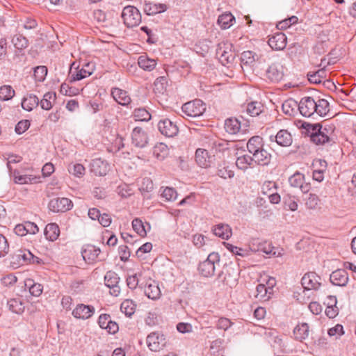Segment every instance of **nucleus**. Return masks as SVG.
I'll return each mask as SVG.
<instances>
[{
	"mask_svg": "<svg viewBox=\"0 0 356 356\" xmlns=\"http://www.w3.org/2000/svg\"><path fill=\"white\" fill-rule=\"evenodd\" d=\"M296 108H298V103L293 99L284 101L282 106L283 112L289 115H293Z\"/></svg>",
	"mask_w": 356,
	"mask_h": 356,
	"instance_id": "36",
	"label": "nucleus"
},
{
	"mask_svg": "<svg viewBox=\"0 0 356 356\" xmlns=\"http://www.w3.org/2000/svg\"><path fill=\"white\" fill-rule=\"evenodd\" d=\"M44 234L47 239L54 241L58 238L60 229L56 223H49L46 226Z\"/></svg>",
	"mask_w": 356,
	"mask_h": 356,
	"instance_id": "32",
	"label": "nucleus"
},
{
	"mask_svg": "<svg viewBox=\"0 0 356 356\" xmlns=\"http://www.w3.org/2000/svg\"><path fill=\"white\" fill-rule=\"evenodd\" d=\"M136 306L132 300L127 299L122 302L120 309L126 316H131L135 312Z\"/></svg>",
	"mask_w": 356,
	"mask_h": 356,
	"instance_id": "40",
	"label": "nucleus"
},
{
	"mask_svg": "<svg viewBox=\"0 0 356 356\" xmlns=\"http://www.w3.org/2000/svg\"><path fill=\"white\" fill-rule=\"evenodd\" d=\"M264 146V143L263 138L259 136H252L247 143L248 150L251 154L263 149Z\"/></svg>",
	"mask_w": 356,
	"mask_h": 356,
	"instance_id": "28",
	"label": "nucleus"
},
{
	"mask_svg": "<svg viewBox=\"0 0 356 356\" xmlns=\"http://www.w3.org/2000/svg\"><path fill=\"white\" fill-rule=\"evenodd\" d=\"M48 206L54 212H65L73 207V203L69 198L56 197L51 200Z\"/></svg>",
	"mask_w": 356,
	"mask_h": 356,
	"instance_id": "7",
	"label": "nucleus"
},
{
	"mask_svg": "<svg viewBox=\"0 0 356 356\" xmlns=\"http://www.w3.org/2000/svg\"><path fill=\"white\" fill-rule=\"evenodd\" d=\"M30 127V122L27 120L19 121L15 126V132L17 134H22L25 132Z\"/></svg>",
	"mask_w": 356,
	"mask_h": 356,
	"instance_id": "58",
	"label": "nucleus"
},
{
	"mask_svg": "<svg viewBox=\"0 0 356 356\" xmlns=\"http://www.w3.org/2000/svg\"><path fill=\"white\" fill-rule=\"evenodd\" d=\"M158 129L161 134L168 138H172L178 133V127L169 119L159 121Z\"/></svg>",
	"mask_w": 356,
	"mask_h": 356,
	"instance_id": "13",
	"label": "nucleus"
},
{
	"mask_svg": "<svg viewBox=\"0 0 356 356\" xmlns=\"http://www.w3.org/2000/svg\"><path fill=\"white\" fill-rule=\"evenodd\" d=\"M286 36L282 32H277L271 35L268 41L269 46L274 50H283L286 45Z\"/></svg>",
	"mask_w": 356,
	"mask_h": 356,
	"instance_id": "16",
	"label": "nucleus"
},
{
	"mask_svg": "<svg viewBox=\"0 0 356 356\" xmlns=\"http://www.w3.org/2000/svg\"><path fill=\"white\" fill-rule=\"evenodd\" d=\"M257 294L256 297L260 300H268L270 299V296L267 295L266 286L264 284H259L256 288Z\"/></svg>",
	"mask_w": 356,
	"mask_h": 356,
	"instance_id": "51",
	"label": "nucleus"
},
{
	"mask_svg": "<svg viewBox=\"0 0 356 356\" xmlns=\"http://www.w3.org/2000/svg\"><path fill=\"white\" fill-rule=\"evenodd\" d=\"M111 95L119 104L122 106H127L131 102V98L127 95V92L120 88H113Z\"/></svg>",
	"mask_w": 356,
	"mask_h": 356,
	"instance_id": "26",
	"label": "nucleus"
},
{
	"mask_svg": "<svg viewBox=\"0 0 356 356\" xmlns=\"http://www.w3.org/2000/svg\"><path fill=\"white\" fill-rule=\"evenodd\" d=\"M12 42L17 49H23L28 47V40L21 34L15 35L12 39Z\"/></svg>",
	"mask_w": 356,
	"mask_h": 356,
	"instance_id": "43",
	"label": "nucleus"
},
{
	"mask_svg": "<svg viewBox=\"0 0 356 356\" xmlns=\"http://www.w3.org/2000/svg\"><path fill=\"white\" fill-rule=\"evenodd\" d=\"M166 10L167 6L165 3L145 2L143 6V10L147 15H154L163 13Z\"/></svg>",
	"mask_w": 356,
	"mask_h": 356,
	"instance_id": "25",
	"label": "nucleus"
},
{
	"mask_svg": "<svg viewBox=\"0 0 356 356\" xmlns=\"http://www.w3.org/2000/svg\"><path fill=\"white\" fill-rule=\"evenodd\" d=\"M75 63L72 64L70 71L71 82L82 80L91 75L93 72V67L90 66L89 63L86 64L80 70L78 69V67H75Z\"/></svg>",
	"mask_w": 356,
	"mask_h": 356,
	"instance_id": "6",
	"label": "nucleus"
},
{
	"mask_svg": "<svg viewBox=\"0 0 356 356\" xmlns=\"http://www.w3.org/2000/svg\"><path fill=\"white\" fill-rule=\"evenodd\" d=\"M212 159V156L209 155L208 151L205 149L199 148L195 152V161L202 168L210 166Z\"/></svg>",
	"mask_w": 356,
	"mask_h": 356,
	"instance_id": "22",
	"label": "nucleus"
},
{
	"mask_svg": "<svg viewBox=\"0 0 356 356\" xmlns=\"http://www.w3.org/2000/svg\"><path fill=\"white\" fill-rule=\"evenodd\" d=\"M255 54L251 51H245L241 54V60L244 64L249 65L255 60Z\"/></svg>",
	"mask_w": 356,
	"mask_h": 356,
	"instance_id": "55",
	"label": "nucleus"
},
{
	"mask_svg": "<svg viewBox=\"0 0 356 356\" xmlns=\"http://www.w3.org/2000/svg\"><path fill=\"white\" fill-rule=\"evenodd\" d=\"M277 188V184L274 181H266L261 187L262 193L264 194H267L268 192L271 191L273 189Z\"/></svg>",
	"mask_w": 356,
	"mask_h": 356,
	"instance_id": "63",
	"label": "nucleus"
},
{
	"mask_svg": "<svg viewBox=\"0 0 356 356\" xmlns=\"http://www.w3.org/2000/svg\"><path fill=\"white\" fill-rule=\"evenodd\" d=\"M302 128L305 130V134L309 136L311 140L320 132L323 127L319 123L312 124L304 122L302 124Z\"/></svg>",
	"mask_w": 356,
	"mask_h": 356,
	"instance_id": "34",
	"label": "nucleus"
},
{
	"mask_svg": "<svg viewBox=\"0 0 356 356\" xmlns=\"http://www.w3.org/2000/svg\"><path fill=\"white\" fill-rule=\"evenodd\" d=\"M217 175L223 179L232 178L234 176V171L228 169L227 167H222L218 169Z\"/></svg>",
	"mask_w": 356,
	"mask_h": 356,
	"instance_id": "60",
	"label": "nucleus"
},
{
	"mask_svg": "<svg viewBox=\"0 0 356 356\" xmlns=\"http://www.w3.org/2000/svg\"><path fill=\"white\" fill-rule=\"evenodd\" d=\"M118 252L122 261H126L129 259L130 257V251L127 245H120L118 248Z\"/></svg>",
	"mask_w": 356,
	"mask_h": 356,
	"instance_id": "61",
	"label": "nucleus"
},
{
	"mask_svg": "<svg viewBox=\"0 0 356 356\" xmlns=\"http://www.w3.org/2000/svg\"><path fill=\"white\" fill-rule=\"evenodd\" d=\"M294 334L296 338L298 340H302L309 335V325L307 323H302L296 326L294 329Z\"/></svg>",
	"mask_w": 356,
	"mask_h": 356,
	"instance_id": "38",
	"label": "nucleus"
},
{
	"mask_svg": "<svg viewBox=\"0 0 356 356\" xmlns=\"http://www.w3.org/2000/svg\"><path fill=\"white\" fill-rule=\"evenodd\" d=\"M305 204L308 209H315L318 205L319 199L318 197L316 194L309 193L308 197L305 199Z\"/></svg>",
	"mask_w": 356,
	"mask_h": 356,
	"instance_id": "53",
	"label": "nucleus"
},
{
	"mask_svg": "<svg viewBox=\"0 0 356 356\" xmlns=\"http://www.w3.org/2000/svg\"><path fill=\"white\" fill-rule=\"evenodd\" d=\"M90 167V171L97 176H105L109 170L108 162L100 158L92 160Z\"/></svg>",
	"mask_w": 356,
	"mask_h": 356,
	"instance_id": "14",
	"label": "nucleus"
},
{
	"mask_svg": "<svg viewBox=\"0 0 356 356\" xmlns=\"http://www.w3.org/2000/svg\"><path fill=\"white\" fill-rule=\"evenodd\" d=\"M161 195L166 200L172 201V200H175L177 199V191L174 188H170V187H166L163 190Z\"/></svg>",
	"mask_w": 356,
	"mask_h": 356,
	"instance_id": "54",
	"label": "nucleus"
},
{
	"mask_svg": "<svg viewBox=\"0 0 356 356\" xmlns=\"http://www.w3.org/2000/svg\"><path fill=\"white\" fill-rule=\"evenodd\" d=\"M39 104V99L33 94L24 97L22 102V107L28 111H32Z\"/></svg>",
	"mask_w": 356,
	"mask_h": 356,
	"instance_id": "31",
	"label": "nucleus"
},
{
	"mask_svg": "<svg viewBox=\"0 0 356 356\" xmlns=\"http://www.w3.org/2000/svg\"><path fill=\"white\" fill-rule=\"evenodd\" d=\"M131 144L136 148L143 149L148 144L147 133L140 127H135L131 133Z\"/></svg>",
	"mask_w": 356,
	"mask_h": 356,
	"instance_id": "8",
	"label": "nucleus"
},
{
	"mask_svg": "<svg viewBox=\"0 0 356 356\" xmlns=\"http://www.w3.org/2000/svg\"><path fill=\"white\" fill-rule=\"evenodd\" d=\"M212 231L214 235L224 240L229 239L232 235V228L227 224H218L213 227Z\"/></svg>",
	"mask_w": 356,
	"mask_h": 356,
	"instance_id": "24",
	"label": "nucleus"
},
{
	"mask_svg": "<svg viewBox=\"0 0 356 356\" xmlns=\"http://www.w3.org/2000/svg\"><path fill=\"white\" fill-rule=\"evenodd\" d=\"M100 252L101 250L99 248L93 245H86L83 248L81 254L86 263L92 264L97 259Z\"/></svg>",
	"mask_w": 356,
	"mask_h": 356,
	"instance_id": "18",
	"label": "nucleus"
},
{
	"mask_svg": "<svg viewBox=\"0 0 356 356\" xmlns=\"http://www.w3.org/2000/svg\"><path fill=\"white\" fill-rule=\"evenodd\" d=\"M231 44H219L216 50V55L223 65L232 63L235 58V54L231 51Z\"/></svg>",
	"mask_w": 356,
	"mask_h": 356,
	"instance_id": "9",
	"label": "nucleus"
},
{
	"mask_svg": "<svg viewBox=\"0 0 356 356\" xmlns=\"http://www.w3.org/2000/svg\"><path fill=\"white\" fill-rule=\"evenodd\" d=\"M95 313V308L90 305H78L72 311V315L76 318L88 319Z\"/></svg>",
	"mask_w": 356,
	"mask_h": 356,
	"instance_id": "21",
	"label": "nucleus"
},
{
	"mask_svg": "<svg viewBox=\"0 0 356 356\" xmlns=\"http://www.w3.org/2000/svg\"><path fill=\"white\" fill-rule=\"evenodd\" d=\"M270 140L275 141L281 147H289L293 143V138L287 130L281 129L275 136H270Z\"/></svg>",
	"mask_w": 356,
	"mask_h": 356,
	"instance_id": "15",
	"label": "nucleus"
},
{
	"mask_svg": "<svg viewBox=\"0 0 356 356\" xmlns=\"http://www.w3.org/2000/svg\"><path fill=\"white\" fill-rule=\"evenodd\" d=\"M253 163L252 156L248 154L238 156L236 161V165L242 170H247Z\"/></svg>",
	"mask_w": 356,
	"mask_h": 356,
	"instance_id": "35",
	"label": "nucleus"
},
{
	"mask_svg": "<svg viewBox=\"0 0 356 356\" xmlns=\"http://www.w3.org/2000/svg\"><path fill=\"white\" fill-rule=\"evenodd\" d=\"M298 20V19L296 16H291V17L280 22L277 26L280 29H285L290 27L291 25L296 24Z\"/></svg>",
	"mask_w": 356,
	"mask_h": 356,
	"instance_id": "56",
	"label": "nucleus"
},
{
	"mask_svg": "<svg viewBox=\"0 0 356 356\" xmlns=\"http://www.w3.org/2000/svg\"><path fill=\"white\" fill-rule=\"evenodd\" d=\"M326 70L325 68H321L316 72H309L307 73V78L310 83L318 84L326 78Z\"/></svg>",
	"mask_w": 356,
	"mask_h": 356,
	"instance_id": "33",
	"label": "nucleus"
},
{
	"mask_svg": "<svg viewBox=\"0 0 356 356\" xmlns=\"http://www.w3.org/2000/svg\"><path fill=\"white\" fill-rule=\"evenodd\" d=\"M9 250V245L7 239L4 236L0 234V257H4L8 254Z\"/></svg>",
	"mask_w": 356,
	"mask_h": 356,
	"instance_id": "57",
	"label": "nucleus"
},
{
	"mask_svg": "<svg viewBox=\"0 0 356 356\" xmlns=\"http://www.w3.org/2000/svg\"><path fill=\"white\" fill-rule=\"evenodd\" d=\"M330 280L334 285L345 286L348 282V273L343 269L336 270L331 273Z\"/></svg>",
	"mask_w": 356,
	"mask_h": 356,
	"instance_id": "20",
	"label": "nucleus"
},
{
	"mask_svg": "<svg viewBox=\"0 0 356 356\" xmlns=\"http://www.w3.org/2000/svg\"><path fill=\"white\" fill-rule=\"evenodd\" d=\"M32 258L31 252L26 249H19L15 250L10 256V266L13 268H17L24 264H28Z\"/></svg>",
	"mask_w": 356,
	"mask_h": 356,
	"instance_id": "5",
	"label": "nucleus"
},
{
	"mask_svg": "<svg viewBox=\"0 0 356 356\" xmlns=\"http://www.w3.org/2000/svg\"><path fill=\"white\" fill-rule=\"evenodd\" d=\"M122 18L124 24L129 28L137 26L141 22L140 13L133 6H127L124 8Z\"/></svg>",
	"mask_w": 356,
	"mask_h": 356,
	"instance_id": "3",
	"label": "nucleus"
},
{
	"mask_svg": "<svg viewBox=\"0 0 356 356\" xmlns=\"http://www.w3.org/2000/svg\"><path fill=\"white\" fill-rule=\"evenodd\" d=\"M321 280L316 273L309 272L302 277L301 284L305 290H317L321 284Z\"/></svg>",
	"mask_w": 356,
	"mask_h": 356,
	"instance_id": "10",
	"label": "nucleus"
},
{
	"mask_svg": "<svg viewBox=\"0 0 356 356\" xmlns=\"http://www.w3.org/2000/svg\"><path fill=\"white\" fill-rule=\"evenodd\" d=\"M235 20L234 17L231 13H224L218 17V23L223 29H227L232 25V22Z\"/></svg>",
	"mask_w": 356,
	"mask_h": 356,
	"instance_id": "37",
	"label": "nucleus"
},
{
	"mask_svg": "<svg viewBox=\"0 0 356 356\" xmlns=\"http://www.w3.org/2000/svg\"><path fill=\"white\" fill-rule=\"evenodd\" d=\"M9 309L16 314H20L24 311L22 302L17 299H11L8 302Z\"/></svg>",
	"mask_w": 356,
	"mask_h": 356,
	"instance_id": "49",
	"label": "nucleus"
},
{
	"mask_svg": "<svg viewBox=\"0 0 356 356\" xmlns=\"http://www.w3.org/2000/svg\"><path fill=\"white\" fill-rule=\"evenodd\" d=\"M15 95V90L8 85H4L0 87V99L3 101L11 99Z\"/></svg>",
	"mask_w": 356,
	"mask_h": 356,
	"instance_id": "42",
	"label": "nucleus"
},
{
	"mask_svg": "<svg viewBox=\"0 0 356 356\" xmlns=\"http://www.w3.org/2000/svg\"><path fill=\"white\" fill-rule=\"evenodd\" d=\"M138 64L143 70L150 72L155 68L156 61L154 59L149 58L145 55H141L138 59Z\"/></svg>",
	"mask_w": 356,
	"mask_h": 356,
	"instance_id": "30",
	"label": "nucleus"
},
{
	"mask_svg": "<svg viewBox=\"0 0 356 356\" xmlns=\"http://www.w3.org/2000/svg\"><path fill=\"white\" fill-rule=\"evenodd\" d=\"M147 344L152 351H159L165 346V339L163 334L152 332L147 337Z\"/></svg>",
	"mask_w": 356,
	"mask_h": 356,
	"instance_id": "11",
	"label": "nucleus"
},
{
	"mask_svg": "<svg viewBox=\"0 0 356 356\" xmlns=\"http://www.w3.org/2000/svg\"><path fill=\"white\" fill-rule=\"evenodd\" d=\"M56 93L48 92L43 96L42 99L40 101V106L44 110H49L52 107L51 100L55 101Z\"/></svg>",
	"mask_w": 356,
	"mask_h": 356,
	"instance_id": "41",
	"label": "nucleus"
},
{
	"mask_svg": "<svg viewBox=\"0 0 356 356\" xmlns=\"http://www.w3.org/2000/svg\"><path fill=\"white\" fill-rule=\"evenodd\" d=\"M220 256L216 252H211L207 259L199 264L198 270L204 277H209L214 275L216 266H219Z\"/></svg>",
	"mask_w": 356,
	"mask_h": 356,
	"instance_id": "2",
	"label": "nucleus"
},
{
	"mask_svg": "<svg viewBox=\"0 0 356 356\" xmlns=\"http://www.w3.org/2000/svg\"><path fill=\"white\" fill-rule=\"evenodd\" d=\"M261 108L262 106L260 103L253 102L248 104L246 108V112L250 116L254 117L259 115L261 113Z\"/></svg>",
	"mask_w": 356,
	"mask_h": 356,
	"instance_id": "44",
	"label": "nucleus"
},
{
	"mask_svg": "<svg viewBox=\"0 0 356 356\" xmlns=\"http://www.w3.org/2000/svg\"><path fill=\"white\" fill-rule=\"evenodd\" d=\"M134 117L136 121H148L151 119L150 113L143 108H136Z\"/></svg>",
	"mask_w": 356,
	"mask_h": 356,
	"instance_id": "45",
	"label": "nucleus"
},
{
	"mask_svg": "<svg viewBox=\"0 0 356 356\" xmlns=\"http://www.w3.org/2000/svg\"><path fill=\"white\" fill-rule=\"evenodd\" d=\"M266 75L271 81L279 82L284 76L282 65L278 63H273L266 70Z\"/></svg>",
	"mask_w": 356,
	"mask_h": 356,
	"instance_id": "17",
	"label": "nucleus"
},
{
	"mask_svg": "<svg viewBox=\"0 0 356 356\" xmlns=\"http://www.w3.org/2000/svg\"><path fill=\"white\" fill-rule=\"evenodd\" d=\"M145 294L152 300L159 299L161 295V289L156 281L149 279L145 286Z\"/></svg>",
	"mask_w": 356,
	"mask_h": 356,
	"instance_id": "19",
	"label": "nucleus"
},
{
	"mask_svg": "<svg viewBox=\"0 0 356 356\" xmlns=\"http://www.w3.org/2000/svg\"><path fill=\"white\" fill-rule=\"evenodd\" d=\"M241 127V122L238 118H230L225 122V131L229 134H237Z\"/></svg>",
	"mask_w": 356,
	"mask_h": 356,
	"instance_id": "29",
	"label": "nucleus"
},
{
	"mask_svg": "<svg viewBox=\"0 0 356 356\" xmlns=\"http://www.w3.org/2000/svg\"><path fill=\"white\" fill-rule=\"evenodd\" d=\"M154 156L159 160H163L167 154V146L163 143L156 145L153 149Z\"/></svg>",
	"mask_w": 356,
	"mask_h": 356,
	"instance_id": "46",
	"label": "nucleus"
},
{
	"mask_svg": "<svg viewBox=\"0 0 356 356\" xmlns=\"http://www.w3.org/2000/svg\"><path fill=\"white\" fill-rule=\"evenodd\" d=\"M252 159L253 163L261 165H267L270 163L271 159V155L264 147L257 152L252 154Z\"/></svg>",
	"mask_w": 356,
	"mask_h": 356,
	"instance_id": "23",
	"label": "nucleus"
},
{
	"mask_svg": "<svg viewBox=\"0 0 356 356\" xmlns=\"http://www.w3.org/2000/svg\"><path fill=\"white\" fill-rule=\"evenodd\" d=\"M234 323H232L230 319L225 317H221L218 319L216 321V326L219 330H222L224 331L227 330Z\"/></svg>",
	"mask_w": 356,
	"mask_h": 356,
	"instance_id": "52",
	"label": "nucleus"
},
{
	"mask_svg": "<svg viewBox=\"0 0 356 356\" xmlns=\"http://www.w3.org/2000/svg\"><path fill=\"white\" fill-rule=\"evenodd\" d=\"M111 319V318L109 314H103L99 316L98 323L102 329H106Z\"/></svg>",
	"mask_w": 356,
	"mask_h": 356,
	"instance_id": "64",
	"label": "nucleus"
},
{
	"mask_svg": "<svg viewBox=\"0 0 356 356\" xmlns=\"http://www.w3.org/2000/svg\"><path fill=\"white\" fill-rule=\"evenodd\" d=\"M47 74V68L45 66L40 65L34 68V77L36 81L42 82L45 79Z\"/></svg>",
	"mask_w": 356,
	"mask_h": 356,
	"instance_id": "50",
	"label": "nucleus"
},
{
	"mask_svg": "<svg viewBox=\"0 0 356 356\" xmlns=\"http://www.w3.org/2000/svg\"><path fill=\"white\" fill-rule=\"evenodd\" d=\"M223 340L221 339H217L213 341L210 345L209 353L211 355L214 356L222 355L223 348L222 343Z\"/></svg>",
	"mask_w": 356,
	"mask_h": 356,
	"instance_id": "39",
	"label": "nucleus"
},
{
	"mask_svg": "<svg viewBox=\"0 0 356 356\" xmlns=\"http://www.w3.org/2000/svg\"><path fill=\"white\" fill-rule=\"evenodd\" d=\"M42 286L39 283H34L29 287V292L33 296L38 297L42 292Z\"/></svg>",
	"mask_w": 356,
	"mask_h": 356,
	"instance_id": "62",
	"label": "nucleus"
},
{
	"mask_svg": "<svg viewBox=\"0 0 356 356\" xmlns=\"http://www.w3.org/2000/svg\"><path fill=\"white\" fill-rule=\"evenodd\" d=\"M120 277L114 271H108L104 276L105 284L111 290V294L114 296H118L120 293V288L118 285Z\"/></svg>",
	"mask_w": 356,
	"mask_h": 356,
	"instance_id": "12",
	"label": "nucleus"
},
{
	"mask_svg": "<svg viewBox=\"0 0 356 356\" xmlns=\"http://www.w3.org/2000/svg\"><path fill=\"white\" fill-rule=\"evenodd\" d=\"M132 227L134 230L140 236H145L147 234V231L143 221L136 218L132 221Z\"/></svg>",
	"mask_w": 356,
	"mask_h": 356,
	"instance_id": "48",
	"label": "nucleus"
},
{
	"mask_svg": "<svg viewBox=\"0 0 356 356\" xmlns=\"http://www.w3.org/2000/svg\"><path fill=\"white\" fill-rule=\"evenodd\" d=\"M298 110L305 117H311L315 113L324 117L330 111V104L325 99L315 100L311 97H304L298 103Z\"/></svg>",
	"mask_w": 356,
	"mask_h": 356,
	"instance_id": "1",
	"label": "nucleus"
},
{
	"mask_svg": "<svg viewBox=\"0 0 356 356\" xmlns=\"http://www.w3.org/2000/svg\"><path fill=\"white\" fill-rule=\"evenodd\" d=\"M181 110L186 116L196 118L204 113L206 106L202 100L195 99L184 104L181 106Z\"/></svg>",
	"mask_w": 356,
	"mask_h": 356,
	"instance_id": "4",
	"label": "nucleus"
},
{
	"mask_svg": "<svg viewBox=\"0 0 356 356\" xmlns=\"http://www.w3.org/2000/svg\"><path fill=\"white\" fill-rule=\"evenodd\" d=\"M86 169L82 164L76 163L70 167L69 172L75 176L80 177L85 174Z\"/></svg>",
	"mask_w": 356,
	"mask_h": 356,
	"instance_id": "59",
	"label": "nucleus"
},
{
	"mask_svg": "<svg viewBox=\"0 0 356 356\" xmlns=\"http://www.w3.org/2000/svg\"><path fill=\"white\" fill-rule=\"evenodd\" d=\"M305 181V176L303 174L296 172L289 179V182L291 186L294 188H299L301 184Z\"/></svg>",
	"mask_w": 356,
	"mask_h": 356,
	"instance_id": "47",
	"label": "nucleus"
},
{
	"mask_svg": "<svg viewBox=\"0 0 356 356\" xmlns=\"http://www.w3.org/2000/svg\"><path fill=\"white\" fill-rule=\"evenodd\" d=\"M328 129L326 128H322L319 133H318L313 138L310 140L317 145H325L332 144L333 143L332 139L328 136Z\"/></svg>",
	"mask_w": 356,
	"mask_h": 356,
	"instance_id": "27",
	"label": "nucleus"
}]
</instances>
